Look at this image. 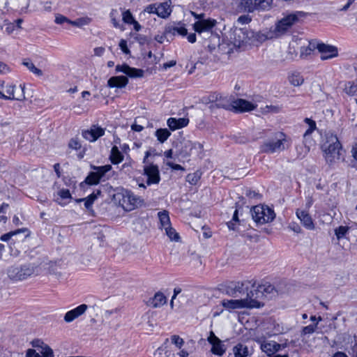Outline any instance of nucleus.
Instances as JSON below:
<instances>
[{
    "label": "nucleus",
    "instance_id": "55",
    "mask_svg": "<svg viewBox=\"0 0 357 357\" xmlns=\"http://www.w3.org/2000/svg\"><path fill=\"white\" fill-rule=\"evenodd\" d=\"M144 12L150 13V14H151V13L156 14V13H157V3H153V4L148 5L144 8Z\"/></svg>",
    "mask_w": 357,
    "mask_h": 357
},
{
    "label": "nucleus",
    "instance_id": "7",
    "mask_svg": "<svg viewBox=\"0 0 357 357\" xmlns=\"http://www.w3.org/2000/svg\"><path fill=\"white\" fill-rule=\"evenodd\" d=\"M117 196L121 197L119 204L127 211H131L144 204V200L142 198L129 190H125L122 193L118 194Z\"/></svg>",
    "mask_w": 357,
    "mask_h": 357
},
{
    "label": "nucleus",
    "instance_id": "46",
    "mask_svg": "<svg viewBox=\"0 0 357 357\" xmlns=\"http://www.w3.org/2000/svg\"><path fill=\"white\" fill-rule=\"evenodd\" d=\"M164 229L166 231V234L172 241H178L180 237L178 234L175 231L174 229H173L171 225L168 227L164 228Z\"/></svg>",
    "mask_w": 357,
    "mask_h": 357
},
{
    "label": "nucleus",
    "instance_id": "32",
    "mask_svg": "<svg viewBox=\"0 0 357 357\" xmlns=\"http://www.w3.org/2000/svg\"><path fill=\"white\" fill-rule=\"evenodd\" d=\"M234 357H247L249 355V351L247 346L239 343L233 347Z\"/></svg>",
    "mask_w": 357,
    "mask_h": 357
},
{
    "label": "nucleus",
    "instance_id": "5",
    "mask_svg": "<svg viewBox=\"0 0 357 357\" xmlns=\"http://www.w3.org/2000/svg\"><path fill=\"white\" fill-rule=\"evenodd\" d=\"M273 0H241L238 10L242 13H252L255 11L268 10Z\"/></svg>",
    "mask_w": 357,
    "mask_h": 357
},
{
    "label": "nucleus",
    "instance_id": "62",
    "mask_svg": "<svg viewBox=\"0 0 357 357\" xmlns=\"http://www.w3.org/2000/svg\"><path fill=\"white\" fill-rule=\"evenodd\" d=\"M167 351L162 349L158 348L155 352V357H167Z\"/></svg>",
    "mask_w": 357,
    "mask_h": 357
},
{
    "label": "nucleus",
    "instance_id": "38",
    "mask_svg": "<svg viewBox=\"0 0 357 357\" xmlns=\"http://www.w3.org/2000/svg\"><path fill=\"white\" fill-rule=\"evenodd\" d=\"M302 39H299L298 42L296 41L289 44L288 50L289 59H294L297 56V49H298V45H302Z\"/></svg>",
    "mask_w": 357,
    "mask_h": 357
},
{
    "label": "nucleus",
    "instance_id": "20",
    "mask_svg": "<svg viewBox=\"0 0 357 357\" xmlns=\"http://www.w3.org/2000/svg\"><path fill=\"white\" fill-rule=\"evenodd\" d=\"M231 107L236 112H244L253 110L256 105L244 99H237L231 102Z\"/></svg>",
    "mask_w": 357,
    "mask_h": 357
},
{
    "label": "nucleus",
    "instance_id": "37",
    "mask_svg": "<svg viewBox=\"0 0 357 357\" xmlns=\"http://www.w3.org/2000/svg\"><path fill=\"white\" fill-rule=\"evenodd\" d=\"M158 215L162 228L164 229V228H165L167 227H168L169 226L171 225L168 211H167L165 210H164L162 211H160L158 213Z\"/></svg>",
    "mask_w": 357,
    "mask_h": 357
},
{
    "label": "nucleus",
    "instance_id": "4",
    "mask_svg": "<svg viewBox=\"0 0 357 357\" xmlns=\"http://www.w3.org/2000/svg\"><path fill=\"white\" fill-rule=\"evenodd\" d=\"M287 136L283 132H278L272 139H267L260 146V151L266 153L281 152L287 148Z\"/></svg>",
    "mask_w": 357,
    "mask_h": 357
},
{
    "label": "nucleus",
    "instance_id": "27",
    "mask_svg": "<svg viewBox=\"0 0 357 357\" xmlns=\"http://www.w3.org/2000/svg\"><path fill=\"white\" fill-rule=\"evenodd\" d=\"M167 123L172 130H175L185 127L189 123V119L186 118H169Z\"/></svg>",
    "mask_w": 357,
    "mask_h": 357
},
{
    "label": "nucleus",
    "instance_id": "19",
    "mask_svg": "<svg viewBox=\"0 0 357 357\" xmlns=\"http://www.w3.org/2000/svg\"><path fill=\"white\" fill-rule=\"evenodd\" d=\"M24 86L20 85L19 87H16L15 85L6 86V95L8 100H23L25 98L24 93Z\"/></svg>",
    "mask_w": 357,
    "mask_h": 357
},
{
    "label": "nucleus",
    "instance_id": "2",
    "mask_svg": "<svg viewBox=\"0 0 357 357\" xmlns=\"http://www.w3.org/2000/svg\"><path fill=\"white\" fill-rule=\"evenodd\" d=\"M303 15V12H296L284 17L271 29L270 32L266 36V38H277L284 34Z\"/></svg>",
    "mask_w": 357,
    "mask_h": 357
},
{
    "label": "nucleus",
    "instance_id": "43",
    "mask_svg": "<svg viewBox=\"0 0 357 357\" xmlns=\"http://www.w3.org/2000/svg\"><path fill=\"white\" fill-rule=\"evenodd\" d=\"M26 229H18L15 231H10L1 236L0 239L2 241L7 242L12 239L13 236H17L20 233L26 231Z\"/></svg>",
    "mask_w": 357,
    "mask_h": 357
},
{
    "label": "nucleus",
    "instance_id": "23",
    "mask_svg": "<svg viewBox=\"0 0 357 357\" xmlns=\"http://www.w3.org/2000/svg\"><path fill=\"white\" fill-rule=\"evenodd\" d=\"M296 214L298 218L301 220V222L306 229L310 230L314 229L313 220L307 211L305 210L297 209Z\"/></svg>",
    "mask_w": 357,
    "mask_h": 357
},
{
    "label": "nucleus",
    "instance_id": "36",
    "mask_svg": "<svg viewBox=\"0 0 357 357\" xmlns=\"http://www.w3.org/2000/svg\"><path fill=\"white\" fill-rule=\"evenodd\" d=\"M155 135L160 143H164L171 135V132L167 128L156 130Z\"/></svg>",
    "mask_w": 357,
    "mask_h": 357
},
{
    "label": "nucleus",
    "instance_id": "9",
    "mask_svg": "<svg viewBox=\"0 0 357 357\" xmlns=\"http://www.w3.org/2000/svg\"><path fill=\"white\" fill-rule=\"evenodd\" d=\"M150 155V152L146 151L145 157L143 160V163L145 164L144 167V175L147 177L146 185H151L152 184H158L160 181V171L158 165L149 162L148 158Z\"/></svg>",
    "mask_w": 357,
    "mask_h": 357
},
{
    "label": "nucleus",
    "instance_id": "10",
    "mask_svg": "<svg viewBox=\"0 0 357 357\" xmlns=\"http://www.w3.org/2000/svg\"><path fill=\"white\" fill-rule=\"evenodd\" d=\"M252 289L245 290V294L243 298H242L243 302L245 305V308H259L264 306L261 296H259L258 289L255 288L254 285L252 287Z\"/></svg>",
    "mask_w": 357,
    "mask_h": 357
},
{
    "label": "nucleus",
    "instance_id": "35",
    "mask_svg": "<svg viewBox=\"0 0 357 357\" xmlns=\"http://www.w3.org/2000/svg\"><path fill=\"white\" fill-rule=\"evenodd\" d=\"M298 49H300V57L305 58L310 55L317 47L315 44L309 43L307 46L299 45Z\"/></svg>",
    "mask_w": 357,
    "mask_h": 357
},
{
    "label": "nucleus",
    "instance_id": "28",
    "mask_svg": "<svg viewBox=\"0 0 357 357\" xmlns=\"http://www.w3.org/2000/svg\"><path fill=\"white\" fill-rule=\"evenodd\" d=\"M257 289H258L257 294L261 296L262 298H271L276 291L274 286L267 283L259 285Z\"/></svg>",
    "mask_w": 357,
    "mask_h": 357
},
{
    "label": "nucleus",
    "instance_id": "40",
    "mask_svg": "<svg viewBox=\"0 0 357 357\" xmlns=\"http://www.w3.org/2000/svg\"><path fill=\"white\" fill-rule=\"evenodd\" d=\"M345 93L349 96L357 95V82H348L344 85Z\"/></svg>",
    "mask_w": 357,
    "mask_h": 357
},
{
    "label": "nucleus",
    "instance_id": "8",
    "mask_svg": "<svg viewBox=\"0 0 357 357\" xmlns=\"http://www.w3.org/2000/svg\"><path fill=\"white\" fill-rule=\"evenodd\" d=\"M253 220L258 224H265L273 221L275 217L274 211L267 206L258 205L251 209Z\"/></svg>",
    "mask_w": 357,
    "mask_h": 357
},
{
    "label": "nucleus",
    "instance_id": "42",
    "mask_svg": "<svg viewBox=\"0 0 357 357\" xmlns=\"http://www.w3.org/2000/svg\"><path fill=\"white\" fill-rule=\"evenodd\" d=\"M91 20L88 17H84L78 18L75 20L69 21V24L72 26L77 27H83L84 26L88 25L91 22Z\"/></svg>",
    "mask_w": 357,
    "mask_h": 357
},
{
    "label": "nucleus",
    "instance_id": "16",
    "mask_svg": "<svg viewBox=\"0 0 357 357\" xmlns=\"http://www.w3.org/2000/svg\"><path fill=\"white\" fill-rule=\"evenodd\" d=\"M202 148L203 146L200 143L184 141L181 143L180 153L183 156H188L192 153H199L202 150Z\"/></svg>",
    "mask_w": 357,
    "mask_h": 357
},
{
    "label": "nucleus",
    "instance_id": "30",
    "mask_svg": "<svg viewBox=\"0 0 357 357\" xmlns=\"http://www.w3.org/2000/svg\"><path fill=\"white\" fill-rule=\"evenodd\" d=\"M167 303L166 296L161 292H157L149 301V305L153 307H160Z\"/></svg>",
    "mask_w": 357,
    "mask_h": 357
},
{
    "label": "nucleus",
    "instance_id": "44",
    "mask_svg": "<svg viewBox=\"0 0 357 357\" xmlns=\"http://www.w3.org/2000/svg\"><path fill=\"white\" fill-rule=\"evenodd\" d=\"M144 71L142 69L128 67L126 75L131 78H139L144 77Z\"/></svg>",
    "mask_w": 357,
    "mask_h": 357
},
{
    "label": "nucleus",
    "instance_id": "39",
    "mask_svg": "<svg viewBox=\"0 0 357 357\" xmlns=\"http://www.w3.org/2000/svg\"><path fill=\"white\" fill-rule=\"evenodd\" d=\"M22 64L26 66L29 70V71L38 77H40L43 75V71L36 68L31 61L24 60Z\"/></svg>",
    "mask_w": 357,
    "mask_h": 357
},
{
    "label": "nucleus",
    "instance_id": "21",
    "mask_svg": "<svg viewBox=\"0 0 357 357\" xmlns=\"http://www.w3.org/2000/svg\"><path fill=\"white\" fill-rule=\"evenodd\" d=\"M216 21L215 20L207 19L198 20L193 24L194 30L200 33L204 31H208L215 26Z\"/></svg>",
    "mask_w": 357,
    "mask_h": 357
},
{
    "label": "nucleus",
    "instance_id": "12",
    "mask_svg": "<svg viewBox=\"0 0 357 357\" xmlns=\"http://www.w3.org/2000/svg\"><path fill=\"white\" fill-rule=\"evenodd\" d=\"M288 346L287 342L279 344L272 340H264L261 344V349L268 356L272 357L278 351L286 348Z\"/></svg>",
    "mask_w": 357,
    "mask_h": 357
},
{
    "label": "nucleus",
    "instance_id": "3",
    "mask_svg": "<svg viewBox=\"0 0 357 357\" xmlns=\"http://www.w3.org/2000/svg\"><path fill=\"white\" fill-rule=\"evenodd\" d=\"M41 268L34 264H26L20 266H12L8 271L10 278L15 280H22L32 275L40 273Z\"/></svg>",
    "mask_w": 357,
    "mask_h": 357
},
{
    "label": "nucleus",
    "instance_id": "51",
    "mask_svg": "<svg viewBox=\"0 0 357 357\" xmlns=\"http://www.w3.org/2000/svg\"><path fill=\"white\" fill-rule=\"evenodd\" d=\"M172 342L175 344L178 349H181L184 344L183 340L178 335H174L171 337Z\"/></svg>",
    "mask_w": 357,
    "mask_h": 357
},
{
    "label": "nucleus",
    "instance_id": "63",
    "mask_svg": "<svg viewBox=\"0 0 357 357\" xmlns=\"http://www.w3.org/2000/svg\"><path fill=\"white\" fill-rule=\"evenodd\" d=\"M105 52V48L102 47H96L94 49V54L96 56H101Z\"/></svg>",
    "mask_w": 357,
    "mask_h": 357
},
{
    "label": "nucleus",
    "instance_id": "6",
    "mask_svg": "<svg viewBox=\"0 0 357 357\" xmlns=\"http://www.w3.org/2000/svg\"><path fill=\"white\" fill-rule=\"evenodd\" d=\"M255 38V33L249 28L235 27L230 36L234 45L241 47L244 45L252 43Z\"/></svg>",
    "mask_w": 357,
    "mask_h": 357
},
{
    "label": "nucleus",
    "instance_id": "52",
    "mask_svg": "<svg viewBox=\"0 0 357 357\" xmlns=\"http://www.w3.org/2000/svg\"><path fill=\"white\" fill-rule=\"evenodd\" d=\"M68 146L72 149L78 150L81 148V144L77 138H73L70 140Z\"/></svg>",
    "mask_w": 357,
    "mask_h": 357
},
{
    "label": "nucleus",
    "instance_id": "48",
    "mask_svg": "<svg viewBox=\"0 0 357 357\" xmlns=\"http://www.w3.org/2000/svg\"><path fill=\"white\" fill-rule=\"evenodd\" d=\"M97 198L96 195L91 194L85 199H79V202L84 201V206L87 209H90L93 204L94 200Z\"/></svg>",
    "mask_w": 357,
    "mask_h": 357
},
{
    "label": "nucleus",
    "instance_id": "31",
    "mask_svg": "<svg viewBox=\"0 0 357 357\" xmlns=\"http://www.w3.org/2000/svg\"><path fill=\"white\" fill-rule=\"evenodd\" d=\"M222 305L224 307L231 310L245 308L242 298L234 300H222Z\"/></svg>",
    "mask_w": 357,
    "mask_h": 357
},
{
    "label": "nucleus",
    "instance_id": "45",
    "mask_svg": "<svg viewBox=\"0 0 357 357\" xmlns=\"http://www.w3.org/2000/svg\"><path fill=\"white\" fill-rule=\"evenodd\" d=\"M305 121L308 124L309 128L305 132V133L303 135V138L305 142H307L308 138L310 137V135L316 128V123L314 121H312L310 119H307V118H306Z\"/></svg>",
    "mask_w": 357,
    "mask_h": 357
},
{
    "label": "nucleus",
    "instance_id": "25",
    "mask_svg": "<svg viewBox=\"0 0 357 357\" xmlns=\"http://www.w3.org/2000/svg\"><path fill=\"white\" fill-rule=\"evenodd\" d=\"M212 102L215 101V103L212 104L211 105V108L218 107V108H224L226 109H230L231 107V103H230L229 100L227 97H222V95L216 94L215 96H212V99L211 100Z\"/></svg>",
    "mask_w": 357,
    "mask_h": 357
},
{
    "label": "nucleus",
    "instance_id": "22",
    "mask_svg": "<svg viewBox=\"0 0 357 357\" xmlns=\"http://www.w3.org/2000/svg\"><path fill=\"white\" fill-rule=\"evenodd\" d=\"M33 347L36 348L41 357H54L53 350L40 340H34L31 342Z\"/></svg>",
    "mask_w": 357,
    "mask_h": 357
},
{
    "label": "nucleus",
    "instance_id": "57",
    "mask_svg": "<svg viewBox=\"0 0 357 357\" xmlns=\"http://www.w3.org/2000/svg\"><path fill=\"white\" fill-rule=\"evenodd\" d=\"M165 38H167V40H171L169 36L165 34V29L164 30L162 35H157L155 36V40L160 43H162L165 40Z\"/></svg>",
    "mask_w": 357,
    "mask_h": 357
},
{
    "label": "nucleus",
    "instance_id": "56",
    "mask_svg": "<svg viewBox=\"0 0 357 357\" xmlns=\"http://www.w3.org/2000/svg\"><path fill=\"white\" fill-rule=\"evenodd\" d=\"M129 66L124 63L122 65H117L116 66V73H123L126 75Z\"/></svg>",
    "mask_w": 357,
    "mask_h": 357
},
{
    "label": "nucleus",
    "instance_id": "14",
    "mask_svg": "<svg viewBox=\"0 0 357 357\" xmlns=\"http://www.w3.org/2000/svg\"><path fill=\"white\" fill-rule=\"evenodd\" d=\"M245 290H248V283L238 282L228 286L226 294L234 298H241L245 296Z\"/></svg>",
    "mask_w": 357,
    "mask_h": 357
},
{
    "label": "nucleus",
    "instance_id": "26",
    "mask_svg": "<svg viewBox=\"0 0 357 357\" xmlns=\"http://www.w3.org/2000/svg\"><path fill=\"white\" fill-rule=\"evenodd\" d=\"M128 84V79L126 76H114L107 81L109 88H124Z\"/></svg>",
    "mask_w": 357,
    "mask_h": 357
},
{
    "label": "nucleus",
    "instance_id": "24",
    "mask_svg": "<svg viewBox=\"0 0 357 357\" xmlns=\"http://www.w3.org/2000/svg\"><path fill=\"white\" fill-rule=\"evenodd\" d=\"M88 306L86 304H82L73 310L67 312L64 316V321L70 323L83 314L87 310Z\"/></svg>",
    "mask_w": 357,
    "mask_h": 357
},
{
    "label": "nucleus",
    "instance_id": "11",
    "mask_svg": "<svg viewBox=\"0 0 357 357\" xmlns=\"http://www.w3.org/2000/svg\"><path fill=\"white\" fill-rule=\"evenodd\" d=\"M91 169L94 170L89 173L85 178V182L89 185H96L100 180L108 178L106 177V174L112 169V165H106L103 166H91Z\"/></svg>",
    "mask_w": 357,
    "mask_h": 357
},
{
    "label": "nucleus",
    "instance_id": "15",
    "mask_svg": "<svg viewBox=\"0 0 357 357\" xmlns=\"http://www.w3.org/2000/svg\"><path fill=\"white\" fill-rule=\"evenodd\" d=\"M208 342L212 345L211 352L218 356H222L226 351V348L222 342L211 331L207 338Z\"/></svg>",
    "mask_w": 357,
    "mask_h": 357
},
{
    "label": "nucleus",
    "instance_id": "13",
    "mask_svg": "<svg viewBox=\"0 0 357 357\" xmlns=\"http://www.w3.org/2000/svg\"><path fill=\"white\" fill-rule=\"evenodd\" d=\"M165 34L169 35L171 40L176 35L185 36L188 34V30L185 24L181 22H173L165 26Z\"/></svg>",
    "mask_w": 357,
    "mask_h": 357
},
{
    "label": "nucleus",
    "instance_id": "18",
    "mask_svg": "<svg viewBox=\"0 0 357 357\" xmlns=\"http://www.w3.org/2000/svg\"><path fill=\"white\" fill-rule=\"evenodd\" d=\"M104 134L105 129L96 125H93L89 130L82 132L83 137L91 142L96 141L99 137L103 136Z\"/></svg>",
    "mask_w": 357,
    "mask_h": 357
},
{
    "label": "nucleus",
    "instance_id": "64",
    "mask_svg": "<svg viewBox=\"0 0 357 357\" xmlns=\"http://www.w3.org/2000/svg\"><path fill=\"white\" fill-rule=\"evenodd\" d=\"M352 155H353L354 158L356 160H357V139H356L355 144L352 148Z\"/></svg>",
    "mask_w": 357,
    "mask_h": 357
},
{
    "label": "nucleus",
    "instance_id": "53",
    "mask_svg": "<svg viewBox=\"0 0 357 357\" xmlns=\"http://www.w3.org/2000/svg\"><path fill=\"white\" fill-rule=\"evenodd\" d=\"M69 21H70V20L68 19L66 17L62 15H60V14H57L55 17V23L57 24H63L64 22H67L69 24Z\"/></svg>",
    "mask_w": 357,
    "mask_h": 357
},
{
    "label": "nucleus",
    "instance_id": "58",
    "mask_svg": "<svg viewBox=\"0 0 357 357\" xmlns=\"http://www.w3.org/2000/svg\"><path fill=\"white\" fill-rule=\"evenodd\" d=\"M199 176H197L195 174H190L187 176V181L191 184H196L198 181Z\"/></svg>",
    "mask_w": 357,
    "mask_h": 357
},
{
    "label": "nucleus",
    "instance_id": "34",
    "mask_svg": "<svg viewBox=\"0 0 357 357\" xmlns=\"http://www.w3.org/2000/svg\"><path fill=\"white\" fill-rule=\"evenodd\" d=\"M110 160L113 164H119L123 160V155L116 146L112 148Z\"/></svg>",
    "mask_w": 357,
    "mask_h": 357
},
{
    "label": "nucleus",
    "instance_id": "49",
    "mask_svg": "<svg viewBox=\"0 0 357 357\" xmlns=\"http://www.w3.org/2000/svg\"><path fill=\"white\" fill-rule=\"evenodd\" d=\"M123 20L125 23L131 24L133 22H135V19L132 17V13L130 10H126L123 13Z\"/></svg>",
    "mask_w": 357,
    "mask_h": 357
},
{
    "label": "nucleus",
    "instance_id": "1",
    "mask_svg": "<svg viewBox=\"0 0 357 357\" xmlns=\"http://www.w3.org/2000/svg\"><path fill=\"white\" fill-rule=\"evenodd\" d=\"M327 163L331 165L344 159V151L336 136H330L322 145Z\"/></svg>",
    "mask_w": 357,
    "mask_h": 357
},
{
    "label": "nucleus",
    "instance_id": "60",
    "mask_svg": "<svg viewBox=\"0 0 357 357\" xmlns=\"http://www.w3.org/2000/svg\"><path fill=\"white\" fill-rule=\"evenodd\" d=\"M119 47L121 50L125 53L128 54L130 53V50L128 48L127 43L125 40H121L119 43Z\"/></svg>",
    "mask_w": 357,
    "mask_h": 357
},
{
    "label": "nucleus",
    "instance_id": "54",
    "mask_svg": "<svg viewBox=\"0 0 357 357\" xmlns=\"http://www.w3.org/2000/svg\"><path fill=\"white\" fill-rule=\"evenodd\" d=\"M252 21L251 17H250L248 15H243L238 17L237 22L238 23H241L242 24H247L250 23Z\"/></svg>",
    "mask_w": 357,
    "mask_h": 357
},
{
    "label": "nucleus",
    "instance_id": "17",
    "mask_svg": "<svg viewBox=\"0 0 357 357\" xmlns=\"http://www.w3.org/2000/svg\"><path fill=\"white\" fill-rule=\"evenodd\" d=\"M317 48L321 54V60L332 59L337 56V49L335 46L321 43L318 44Z\"/></svg>",
    "mask_w": 357,
    "mask_h": 357
},
{
    "label": "nucleus",
    "instance_id": "41",
    "mask_svg": "<svg viewBox=\"0 0 357 357\" xmlns=\"http://www.w3.org/2000/svg\"><path fill=\"white\" fill-rule=\"evenodd\" d=\"M289 81L291 84L298 86L303 83L304 79L299 73H294L289 76Z\"/></svg>",
    "mask_w": 357,
    "mask_h": 357
},
{
    "label": "nucleus",
    "instance_id": "29",
    "mask_svg": "<svg viewBox=\"0 0 357 357\" xmlns=\"http://www.w3.org/2000/svg\"><path fill=\"white\" fill-rule=\"evenodd\" d=\"M172 13L170 4L169 2L165 1L157 3V13L156 15L163 19L168 17Z\"/></svg>",
    "mask_w": 357,
    "mask_h": 357
},
{
    "label": "nucleus",
    "instance_id": "33",
    "mask_svg": "<svg viewBox=\"0 0 357 357\" xmlns=\"http://www.w3.org/2000/svg\"><path fill=\"white\" fill-rule=\"evenodd\" d=\"M54 200L55 202H56L59 204H64L65 203H63L62 201L63 200H66V199H71L72 197H71V195H70V192L69 191V190L68 189H61L60 190L56 195H54Z\"/></svg>",
    "mask_w": 357,
    "mask_h": 357
},
{
    "label": "nucleus",
    "instance_id": "47",
    "mask_svg": "<svg viewBox=\"0 0 357 357\" xmlns=\"http://www.w3.org/2000/svg\"><path fill=\"white\" fill-rule=\"evenodd\" d=\"M349 228L347 226H340L335 229V234L337 239L343 238L346 236Z\"/></svg>",
    "mask_w": 357,
    "mask_h": 357
},
{
    "label": "nucleus",
    "instance_id": "50",
    "mask_svg": "<svg viewBox=\"0 0 357 357\" xmlns=\"http://www.w3.org/2000/svg\"><path fill=\"white\" fill-rule=\"evenodd\" d=\"M317 327V323H316L314 325H309V326H305V327H303V328L301 331V335H308V334H312L314 332H315Z\"/></svg>",
    "mask_w": 357,
    "mask_h": 357
},
{
    "label": "nucleus",
    "instance_id": "59",
    "mask_svg": "<svg viewBox=\"0 0 357 357\" xmlns=\"http://www.w3.org/2000/svg\"><path fill=\"white\" fill-rule=\"evenodd\" d=\"M26 357H41L40 354L35 349H29L26 354Z\"/></svg>",
    "mask_w": 357,
    "mask_h": 357
},
{
    "label": "nucleus",
    "instance_id": "61",
    "mask_svg": "<svg viewBox=\"0 0 357 357\" xmlns=\"http://www.w3.org/2000/svg\"><path fill=\"white\" fill-rule=\"evenodd\" d=\"M10 71L9 67L4 63L0 61V73H7Z\"/></svg>",
    "mask_w": 357,
    "mask_h": 357
}]
</instances>
